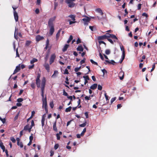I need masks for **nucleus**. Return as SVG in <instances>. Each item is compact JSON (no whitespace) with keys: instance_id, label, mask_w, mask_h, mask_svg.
I'll return each mask as SVG.
<instances>
[{"instance_id":"49","label":"nucleus","mask_w":157,"mask_h":157,"mask_svg":"<svg viewBox=\"0 0 157 157\" xmlns=\"http://www.w3.org/2000/svg\"><path fill=\"white\" fill-rule=\"evenodd\" d=\"M121 50L122 51V54H123V53L124 52V54L125 55V51H124V49L123 46H122V47H121Z\"/></svg>"},{"instance_id":"4","label":"nucleus","mask_w":157,"mask_h":157,"mask_svg":"<svg viewBox=\"0 0 157 157\" xmlns=\"http://www.w3.org/2000/svg\"><path fill=\"white\" fill-rule=\"evenodd\" d=\"M107 34L109 35V36H108V38L111 37V38L113 40L114 42H116L118 38L117 37V36L114 35L113 34Z\"/></svg>"},{"instance_id":"11","label":"nucleus","mask_w":157,"mask_h":157,"mask_svg":"<svg viewBox=\"0 0 157 157\" xmlns=\"http://www.w3.org/2000/svg\"><path fill=\"white\" fill-rule=\"evenodd\" d=\"M13 15L14 19L16 21H17L18 20V16L16 11H13Z\"/></svg>"},{"instance_id":"50","label":"nucleus","mask_w":157,"mask_h":157,"mask_svg":"<svg viewBox=\"0 0 157 157\" xmlns=\"http://www.w3.org/2000/svg\"><path fill=\"white\" fill-rule=\"evenodd\" d=\"M34 121L33 120H32L31 121V125L30 127L32 128V127L34 126Z\"/></svg>"},{"instance_id":"22","label":"nucleus","mask_w":157,"mask_h":157,"mask_svg":"<svg viewBox=\"0 0 157 157\" xmlns=\"http://www.w3.org/2000/svg\"><path fill=\"white\" fill-rule=\"evenodd\" d=\"M58 72L57 71H55L53 75L52 76V78H55L56 77L57 75L58 74Z\"/></svg>"},{"instance_id":"62","label":"nucleus","mask_w":157,"mask_h":157,"mask_svg":"<svg viewBox=\"0 0 157 157\" xmlns=\"http://www.w3.org/2000/svg\"><path fill=\"white\" fill-rule=\"evenodd\" d=\"M66 81H65V83L67 84H69V82L68 81L69 80V79H68V77H67L66 78Z\"/></svg>"},{"instance_id":"48","label":"nucleus","mask_w":157,"mask_h":157,"mask_svg":"<svg viewBox=\"0 0 157 157\" xmlns=\"http://www.w3.org/2000/svg\"><path fill=\"white\" fill-rule=\"evenodd\" d=\"M54 9L55 10H56V7L58 6V3L57 2H55L54 3Z\"/></svg>"},{"instance_id":"28","label":"nucleus","mask_w":157,"mask_h":157,"mask_svg":"<svg viewBox=\"0 0 157 157\" xmlns=\"http://www.w3.org/2000/svg\"><path fill=\"white\" fill-rule=\"evenodd\" d=\"M86 128H85L83 129V131L82 132L81 134V135L82 136H83L84 134V133L86 132Z\"/></svg>"},{"instance_id":"14","label":"nucleus","mask_w":157,"mask_h":157,"mask_svg":"<svg viewBox=\"0 0 157 157\" xmlns=\"http://www.w3.org/2000/svg\"><path fill=\"white\" fill-rule=\"evenodd\" d=\"M55 31V29L54 27L50 28V32L49 33V36H52L53 33Z\"/></svg>"},{"instance_id":"19","label":"nucleus","mask_w":157,"mask_h":157,"mask_svg":"<svg viewBox=\"0 0 157 157\" xmlns=\"http://www.w3.org/2000/svg\"><path fill=\"white\" fill-rule=\"evenodd\" d=\"M97 84L94 83L91 86L90 88L92 90H94L97 88Z\"/></svg>"},{"instance_id":"63","label":"nucleus","mask_w":157,"mask_h":157,"mask_svg":"<svg viewBox=\"0 0 157 157\" xmlns=\"http://www.w3.org/2000/svg\"><path fill=\"white\" fill-rule=\"evenodd\" d=\"M64 74H68L69 72L68 71L67 69H66L65 70V71L64 73Z\"/></svg>"},{"instance_id":"27","label":"nucleus","mask_w":157,"mask_h":157,"mask_svg":"<svg viewBox=\"0 0 157 157\" xmlns=\"http://www.w3.org/2000/svg\"><path fill=\"white\" fill-rule=\"evenodd\" d=\"M72 107L71 106H69L68 108H67L65 110L66 112H70L71 111Z\"/></svg>"},{"instance_id":"9","label":"nucleus","mask_w":157,"mask_h":157,"mask_svg":"<svg viewBox=\"0 0 157 157\" xmlns=\"http://www.w3.org/2000/svg\"><path fill=\"white\" fill-rule=\"evenodd\" d=\"M21 69L20 64H19L18 66L16 67V68L14 71L13 73V75H14L18 72Z\"/></svg>"},{"instance_id":"20","label":"nucleus","mask_w":157,"mask_h":157,"mask_svg":"<svg viewBox=\"0 0 157 157\" xmlns=\"http://www.w3.org/2000/svg\"><path fill=\"white\" fill-rule=\"evenodd\" d=\"M67 4H68V7L70 8L73 7L75 5V3L73 2L68 3H67Z\"/></svg>"},{"instance_id":"53","label":"nucleus","mask_w":157,"mask_h":157,"mask_svg":"<svg viewBox=\"0 0 157 157\" xmlns=\"http://www.w3.org/2000/svg\"><path fill=\"white\" fill-rule=\"evenodd\" d=\"M98 90H101L102 89V86L100 85H98Z\"/></svg>"},{"instance_id":"24","label":"nucleus","mask_w":157,"mask_h":157,"mask_svg":"<svg viewBox=\"0 0 157 157\" xmlns=\"http://www.w3.org/2000/svg\"><path fill=\"white\" fill-rule=\"evenodd\" d=\"M68 17H70L72 20L73 21H75V16L73 15H70L68 16Z\"/></svg>"},{"instance_id":"59","label":"nucleus","mask_w":157,"mask_h":157,"mask_svg":"<svg viewBox=\"0 0 157 157\" xmlns=\"http://www.w3.org/2000/svg\"><path fill=\"white\" fill-rule=\"evenodd\" d=\"M33 134H32L31 135L29 136V140L32 141L33 139Z\"/></svg>"},{"instance_id":"35","label":"nucleus","mask_w":157,"mask_h":157,"mask_svg":"<svg viewBox=\"0 0 157 157\" xmlns=\"http://www.w3.org/2000/svg\"><path fill=\"white\" fill-rule=\"evenodd\" d=\"M83 78H85V80H90V78L88 75L84 76Z\"/></svg>"},{"instance_id":"41","label":"nucleus","mask_w":157,"mask_h":157,"mask_svg":"<svg viewBox=\"0 0 157 157\" xmlns=\"http://www.w3.org/2000/svg\"><path fill=\"white\" fill-rule=\"evenodd\" d=\"M110 53V51L109 49H106L105 51V53L106 55H109Z\"/></svg>"},{"instance_id":"32","label":"nucleus","mask_w":157,"mask_h":157,"mask_svg":"<svg viewBox=\"0 0 157 157\" xmlns=\"http://www.w3.org/2000/svg\"><path fill=\"white\" fill-rule=\"evenodd\" d=\"M49 105L51 108H53L54 106L53 101H51Z\"/></svg>"},{"instance_id":"61","label":"nucleus","mask_w":157,"mask_h":157,"mask_svg":"<svg viewBox=\"0 0 157 157\" xmlns=\"http://www.w3.org/2000/svg\"><path fill=\"white\" fill-rule=\"evenodd\" d=\"M67 98L70 100V101H73V97L71 96H68L67 97Z\"/></svg>"},{"instance_id":"60","label":"nucleus","mask_w":157,"mask_h":157,"mask_svg":"<svg viewBox=\"0 0 157 157\" xmlns=\"http://www.w3.org/2000/svg\"><path fill=\"white\" fill-rule=\"evenodd\" d=\"M59 145L58 144H56L54 146V149L55 150L57 149L59 147Z\"/></svg>"},{"instance_id":"17","label":"nucleus","mask_w":157,"mask_h":157,"mask_svg":"<svg viewBox=\"0 0 157 157\" xmlns=\"http://www.w3.org/2000/svg\"><path fill=\"white\" fill-rule=\"evenodd\" d=\"M0 147L2 149L3 152H4L5 151V150H6L3 144V143L1 140L0 141Z\"/></svg>"},{"instance_id":"46","label":"nucleus","mask_w":157,"mask_h":157,"mask_svg":"<svg viewBox=\"0 0 157 157\" xmlns=\"http://www.w3.org/2000/svg\"><path fill=\"white\" fill-rule=\"evenodd\" d=\"M63 95L66 96L67 97L68 96V94L64 90H63Z\"/></svg>"},{"instance_id":"36","label":"nucleus","mask_w":157,"mask_h":157,"mask_svg":"<svg viewBox=\"0 0 157 157\" xmlns=\"http://www.w3.org/2000/svg\"><path fill=\"white\" fill-rule=\"evenodd\" d=\"M10 139L13 143H15L16 142V140L13 137H11Z\"/></svg>"},{"instance_id":"10","label":"nucleus","mask_w":157,"mask_h":157,"mask_svg":"<svg viewBox=\"0 0 157 157\" xmlns=\"http://www.w3.org/2000/svg\"><path fill=\"white\" fill-rule=\"evenodd\" d=\"M32 128L29 127V124L26 125L24 127L23 130L25 131H28L29 132L31 131Z\"/></svg>"},{"instance_id":"45","label":"nucleus","mask_w":157,"mask_h":157,"mask_svg":"<svg viewBox=\"0 0 157 157\" xmlns=\"http://www.w3.org/2000/svg\"><path fill=\"white\" fill-rule=\"evenodd\" d=\"M23 100V98H18L17 99V101L18 102H21Z\"/></svg>"},{"instance_id":"42","label":"nucleus","mask_w":157,"mask_h":157,"mask_svg":"<svg viewBox=\"0 0 157 157\" xmlns=\"http://www.w3.org/2000/svg\"><path fill=\"white\" fill-rule=\"evenodd\" d=\"M90 97V96H86L85 97V99L86 100H89L91 99V98Z\"/></svg>"},{"instance_id":"23","label":"nucleus","mask_w":157,"mask_h":157,"mask_svg":"<svg viewBox=\"0 0 157 157\" xmlns=\"http://www.w3.org/2000/svg\"><path fill=\"white\" fill-rule=\"evenodd\" d=\"M96 11L98 13H100L101 16L103 15V13L101 9L99 8H97L96 10Z\"/></svg>"},{"instance_id":"55","label":"nucleus","mask_w":157,"mask_h":157,"mask_svg":"<svg viewBox=\"0 0 157 157\" xmlns=\"http://www.w3.org/2000/svg\"><path fill=\"white\" fill-rule=\"evenodd\" d=\"M155 63H154L153 65H152V69L151 70V72H152V71L155 69Z\"/></svg>"},{"instance_id":"40","label":"nucleus","mask_w":157,"mask_h":157,"mask_svg":"<svg viewBox=\"0 0 157 157\" xmlns=\"http://www.w3.org/2000/svg\"><path fill=\"white\" fill-rule=\"evenodd\" d=\"M59 36H60V33H56V40H58V39L59 38Z\"/></svg>"},{"instance_id":"30","label":"nucleus","mask_w":157,"mask_h":157,"mask_svg":"<svg viewBox=\"0 0 157 157\" xmlns=\"http://www.w3.org/2000/svg\"><path fill=\"white\" fill-rule=\"evenodd\" d=\"M20 113V112H19L15 116L14 118V121H16L18 118V116H19V114Z\"/></svg>"},{"instance_id":"16","label":"nucleus","mask_w":157,"mask_h":157,"mask_svg":"<svg viewBox=\"0 0 157 157\" xmlns=\"http://www.w3.org/2000/svg\"><path fill=\"white\" fill-rule=\"evenodd\" d=\"M48 26L50 28L54 27V25L53 24V21L51 19H50L48 21Z\"/></svg>"},{"instance_id":"54","label":"nucleus","mask_w":157,"mask_h":157,"mask_svg":"<svg viewBox=\"0 0 157 157\" xmlns=\"http://www.w3.org/2000/svg\"><path fill=\"white\" fill-rule=\"evenodd\" d=\"M16 56L18 57H20L19 55V53L18 51V48H17L16 50Z\"/></svg>"},{"instance_id":"34","label":"nucleus","mask_w":157,"mask_h":157,"mask_svg":"<svg viewBox=\"0 0 157 157\" xmlns=\"http://www.w3.org/2000/svg\"><path fill=\"white\" fill-rule=\"evenodd\" d=\"M90 62L93 64H94L95 65H98V63L96 62H95L94 61L93 59H91L90 60Z\"/></svg>"},{"instance_id":"57","label":"nucleus","mask_w":157,"mask_h":157,"mask_svg":"<svg viewBox=\"0 0 157 157\" xmlns=\"http://www.w3.org/2000/svg\"><path fill=\"white\" fill-rule=\"evenodd\" d=\"M142 15L143 16H145L146 18H147L148 15L145 13H142Z\"/></svg>"},{"instance_id":"18","label":"nucleus","mask_w":157,"mask_h":157,"mask_svg":"<svg viewBox=\"0 0 157 157\" xmlns=\"http://www.w3.org/2000/svg\"><path fill=\"white\" fill-rule=\"evenodd\" d=\"M69 46V45L68 44H66L64 46L63 48L62 49V51L63 52H65L67 50Z\"/></svg>"},{"instance_id":"15","label":"nucleus","mask_w":157,"mask_h":157,"mask_svg":"<svg viewBox=\"0 0 157 157\" xmlns=\"http://www.w3.org/2000/svg\"><path fill=\"white\" fill-rule=\"evenodd\" d=\"M53 130L55 132H57L58 129L56 127V121L54 123L53 126Z\"/></svg>"},{"instance_id":"31","label":"nucleus","mask_w":157,"mask_h":157,"mask_svg":"<svg viewBox=\"0 0 157 157\" xmlns=\"http://www.w3.org/2000/svg\"><path fill=\"white\" fill-rule=\"evenodd\" d=\"M81 68V66H80V67H77L75 68V72H77L78 71H79Z\"/></svg>"},{"instance_id":"6","label":"nucleus","mask_w":157,"mask_h":157,"mask_svg":"<svg viewBox=\"0 0 157 157\" xmlns=\"http://www.w3.org/2000/svg\"><path fill=\"white\" fill-rule=\"evenodd\" d=\"M82 20L83 21L85 25L87 24V23L89 22L90 21V18L86 16V17L83 18Z\"/></svg>"},{"instance_id":"39","label":"nucleus","mask_w":157,"mask_h":157,"mask_svg":"<svg viewBox=\"0 0 157 157\" xmlns=\"http://www.w3.org/2000/svg\"><path fill=\"white\" fill-rule=\"evenodd\" d=\"M108 40L109 41L111 44H114L113 41L112 39L109 38H107Z\"/></svg>"},{"instance_id":"38","label":"nucleus","mask_w":157,"mask_h":157,"mask_svg":"<svg viewBox=\"0 0 157 157\" xmlns=\"http://www.w3.org/2000/svg\"><path fill=\"white\" fill-rule=\"evenodd\" d=\"M31 43V41L27 40L26 42L25 45L27 46H28Z\"/></svg>"},{"instance_id":"58","label":"nucleus","mask_w":157,"mask_h":157,"mask_svg":"<svg viewBox=\"0 0 157 157\" xmlns=\"http://www.w3.org/2000/svg\"><path fill=\"white\" fill-rule=\"evenodd\" d=\"M142 4L140 3L138 4V10H140L141 9Z\"/></svg>"},{"instance_id":"5","label":"nucleus","mask_w":157,"mask_h":157,"mask_svg":"<svg viewBox=\"0 0 157 157\" xmlns=\"http://www.w3.org/2000/svg\"><path fill=\"white\" fill-rule=\"evenodd\" d=\"M56 56L55 54H52L51 56L49 61V64H51L54 61Z\"/></svg>"},{"instance_id":"37","label":"nucleus","mask_w":157,"mask_h":157,"mask_svg":"<svg viewBox=\"0 0 157 157\" xmlns=\"http://www.w3.org/2000/svg\"><path fill=\"white\" fill-rule=\"evenodd\" d=\"M75 0H66V2L67 4L68 3L73 2V1H74Z\"/></svg>"},{"instance_id":"51","label":"nucleus","mask_w":157,"mask_h":157,"mask_svg":"<svg viewBox=\"0 0 157 157\" xmlns=\"http://www.w3.org/2000/svg\"><path fill=\"white\" fill-rule=\"evenodd\" d=\"M98 42H99V43L100 44H103L105 45H106V43L104 41H103L99 40H98Z\"/></svg>"},{"instance_id":"29","label":"nucleus","mask_w":157,"mask_h":157,"mask_svg":"<svg viewBox=\"0 0 157 157\" xmlns=\"http://www.w3.org/2000/svg\"><path fill=\"white\" fill-rule=\"evenodd\" d=\"M122 74H123V75L122 77H120V79L121 80H122L124 78V73L123 72H120L119 73V75H121Z\"/></svg>"},{"instance_id":"12","label":"nucleus","mask_w":157,"mask_h":157,"mask_svg":"<svg viewBox=\"0 0 157 157\" xmlns=\"http://www.w3.org/2000/svg\"><path fill=\"white\" fill-rule=\"evenodd\" d=\"M44 66L45 67V69L46 70L47 72H50V66L48 64L45 63L44 65Z\"/></svg>"},{"instance_id":"25","label":"nucleus","mask_w":157,"mask_h":157,"mask_svg":"<svg viewBox=\"0 0 157 157\" xmlns=\"http://www.w3.org/2000/svg\"><path fill=\"white\" fill-rule=\"evenodd\" d=\"M125 57V55L124 54V52L123 53V54H122V59L120 60V63H121L124 59Z\"/></svg>"},{"instance_id":"56","label":"nucleus","mask_w":157,"mask_h":157,"mask_svg":"<svg viewBox=\"0 0 157 157\" xmlns=\"http://www.w3.org/2000/svg\"><path fill=\"white\" fill-rule=\"evenodd\" d=\"M105 96V99L106 100V101L109 100V97L107 95L106 93H105L104 94Z\"/></svg>"},{"instance_id":"43","label":"nucleus","mask_w":157,"mask_h":157,"mask_svg":"<svg viewBox=\"0 0 157 157\" xmlns=\"http://www.w3.org/2000/svg\"><path fill=\"white\" fill-rule=\"evenodd\" d=\"M85 60H86V59L85 58H84L83 59L81 60L80 61V64L82 65L83 63H84L85 62Z\"/></svg>"},{"instance_id":"8","label":"nucleus","mask_w":157,"mask_h":157,"mask_svg":"<svg viewBox=\"0 0 157 157\" xmlns=\"http://www.w3.org/2000/svg\"><path fill=\"white\" fill-rule=\"evenodd\" d=\"M44 39V37L42 36H41L40 35H37L36 37V40L37 42Z\"/></svg>"},{"instance_id":"47","label":"nucleus","mask_w":157,"mask_h":157,"mask_svg":"<svg viewBox=\"0 0 157 157\" xmlns=\"http://www.w3.org/2000/svg\"><path fill=\"white\" fill-rule=\"evenodd\" d=\"M0 120L4 124L6 122V119L5 118L2 119L1 117H0Z\"/></svg>"},{"instance_id":"7","label":"nucleus","mask_w":157,"mask_h":157,"mask_svg":"<svg viewBox=\"0 0 157 157\" xmlns=\"http://www.w3.org/2000/svg\"><path fill=\"white\" fill-rule=\"evenodd\" d=\"M108 38V36H106V35H103L102 36H99L98 37V40H104L105 39H107Z\"/></svg>"},{"instance_id":"44","label":"nucleus","mask_w":157,"mask_h":157,"mask_svg":"<svg viewBox=\"0 0 157 157\" xmlns=\"http://www.w3.org/2000/svg\"><path fill=\"white\" fill-rule=\"evenodd\" d=\"M30 86L33 89H34L35 87V84L34 83H32L31 84Z\"/></svg>"},{"instance_id":"1","label":"nucleus","mask_w":157,"mask_h":157,"mask_svg":"<svg viewBox=\"0 0 157 157\" xmlns=\"http://www.w3.org/2000/svg\"><path fill=\"white\" fill-rule=\"evenodd\" d=\"M46 79L45 77H44L42 78L41 81V94L42 97V99H44L45 97L44 95V88L45 86Z\"/></svg>"},{"instance_id":"52","label":"nucleus","mask_w":157,"mask_h":157,"mask_svg":"<svg viewBox=\"0 0 157 157\" xmlns=\"http://www.w3.org/2000/svg\"><path fill=\"white\" fill-rule=\"evenodd\" d=\"M116 99V97L113 98L111 99V101H110V102H111V104H112L113 102V101H114Z\"/></svg>"},{"instance_id":"26","label":"nucleus","mask_w":157,"mask_h":157,"mask_svg":"<svg viewBox=\"0 0 157 157\" xmlns=\"http://www.w3.org/2000/svg\"><path fill=\"white\" fill-rule=\"evenodd\" d=\"M37 59L35 58H33L32 60L30 61V63L31 64H33L34 63L37 62Z\"/></svg>"},{"instance_id":"64","label":"nucleus","mask_w":157,"mask_h":157,"mask_svg":"<svg viewBox=\"0 0 157 157\" xmlns=\"http://www.w3.org/2000/svg\"><path fill=\"white\" fill-rule=\"evenodd\" d=\"M110 62L111 63L110 64H112L114 65L116 63L114 61V60H111Z\"/></svg>"},{"instance_id":"13","label":"nucleus","mask_w":157,"mask_h":157,"mask_svg":"<svg viewBox=\"0 0 157 157\" xmlns=\"http://www.w3.org/2000/svg\"><path fill=\"white\" fill-rule=\"evenodd\" d=\"M45 114H44L42 116L41 119V124L42 127H43L44 125V121L45 120Z\"/></svg>"},{"instance_id":"3","label":"nucleus","mask_w":157,"mask_h":157,"mask_svg":"<svg viewBox=\"0 0 157 157\" xmlns=\"http://www.w3.org/2000/svg\"><path fill=\"white\" fill-rule=\"evenodd\" d=\"M40 74L39 73H38L36 81L37 86L38 88H39L40 87Z\"/></svg>"},{"instance_id":"33","label":"nucleus","mask_w":157,"mask_h":157,"mask_svg":"<svg viewBox=\"0 0 157 157\" xmlns=\"http://www.w3.org/2000/svg\"><path fill=\"white\" fill-rule=\"evenodd\" d=\"M86 122H85V123H84L82 124H80L79 126L80 127H84L86 126Z\"/></svg>"},{"instance_id":"21","label":"nucleus","mask_w":157,"mask_h":157,"mask_svg":"<svg viewBox=\"0 0 157 157\" xmlns=\"http://www.w3.org/2000/svg\"><path fill=\"white\" fill-rule=\"evenodd\" d=\"M77 50L78 51L83 52V48L82 46H79L77 48Z\"/></svg>"},{"instance_id":"2","label":"nucleus","mask_w":157,"mask_h":157,"mask_svg":"<svg viewBox=\"0 0 157 157\" xmlns=\"http://www.w3.org/2000/svg\"><path fill=\"white\" fill-rule=\"evenodd\" d=\"M42 108L44 107L46 113H48V105L47 101L46 95H45L44 99H42Z\"/></svg>"}]
</instances>
